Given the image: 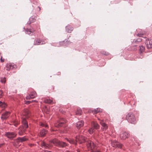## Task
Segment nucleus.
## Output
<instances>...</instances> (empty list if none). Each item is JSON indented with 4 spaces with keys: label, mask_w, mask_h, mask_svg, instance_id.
Here are the masks:
<instances>
[{
    "label": "nucleus",
    "mask_w": 152,
    "mask_h": 152,
    "mask_svg": "<svg viewBox=\"0 0 152 152\" xmlns=\"http://www.w3.org/2000/svg\"><path fill=\"white\" fill-rule=\"evenodd\" d=\"M50 142L51 143H53L55 146L61 148L65 147V146L68 145L65 142L58 141L56 139L51 140Z\"/></svg>",
    "instance_id": "1"
},
{
    "label": "nucleus",
    "mask_w": 152,
    "mask_h": 152,
    "mask_svg": "<svg viewBox=\"0 0 152 152\" xmlns=\"http://www.w3.org/2000/svg\"><path fill=\"white\" fill-rule=\"evenodd\" d=\"M126 118L128 122L131 124H134L136 122L135 115L132 113H129L126 116Z\"/></svg>",
    "instance_id": "2"
},
{
    "label": "nucleus",
    "mask_w": 152,
    "mask_h": 152,
    "mask_svg": "<svg viewBox=\"0 0 152 152\" xmlns=\"http://www.w3.org/2000/svg\"><path fill=\"white\" fill-rule=\"evenodd\" d=\"M17 134L15 132H6L4 134V136L9 140H14V139L16 137Z\"/></svg>",
    "instance_id": "3"
},
{
    "label": "nucleus",
    "mask_w": 152,
    "mask_h": 152,
    "mask_svg": "<svg viewBox=\"0 0 152 152\" xmlns=\"http://www.w3.org/2000/svg\"><path fill=\"white\" fill-rule=\"evenodd\" d=\"M27 138L24 136L23 137H18L17 139H15L14 140V142L15 143L13 142L14 143L13 145L15 146H16L20 142H23L27 140Z\"/></svg>",
    "instance_id": "4"
},
{
    "label": "nucleus",
    "mask_w": 152,
    "mask_h": 152,
    "mask_svg": "<svg viewBox=\"0 0 152 152\" xmlns=\"http://www.w3.org/2000/svg\"><path fill=\"white\" fill-rule=\"evenodd\" d=\"M67 121L64 118H60L58 122L55 124L56 127L59 128L64 125L65 123H66Z\"/></svg>",
    "instance_id": "5"
},
{
    "label": "nucleus",
    "mask_w": 152,
    "mask_h": 152,
    "mask_svg": "<svg viewBox=\"0 0 152 152\" xmlns=\"http://www.w3.org/2000/svg\"><path fill=\"white\" fill-rule=\"evenodd\" d=\"M87 146L89 150L92 151L96 146V144L92 141H88L87 142Z\"/></svg>",
    "instance_id": "6"
},
{
    "label": "nucleus",
    "mask_w": 152,
    "mask_h": 152,
    "mask_svg": "<svg viewBox=\"0 0 152 152\" xmlns=\"http://www.w3.org/2000/svg\"><path fill=\"white\" fill-rule=\"evenodd\" d=\"M75 138L76 139L75 140L76 141V143L77 141H78L80 143H81L86 141L85 137L82 135L78 136L77 135L75 137Z\"/></svg>",
    "instance_id": "7"
},
{
    "label": "nucleus",
    "mask_w": 152,
    "mask_h": 152,
    "mask_svg": "<svg viewBox=\"0 0 152 152\" xmlns=\"http://www.w3.org/2000/svg\"><path fill=\"white\" fill-rule=\"evenodd\" d=\"M111 145L113 147L115 148H122L123 145L120 143L118 141L116 140H114L111 142Z\"/></svg>",
    "instance_id": "8"
},
{
    "label": "nucleus",
    "mask_w": 152,
    "mask_h": 152,
    "mask_svg": "<svg viewBox=\"0 0 152 152\" xmlns=\"http://www.w3.org/2000/svg\"><path fill=\"white\" fill-rule=\"evenodd\" d=\"M145 44L148 49L152 48V39H146L145 41Z\"/></svg>",
    "instance_id": "9"
},
{
    "label": "nucleus",
    "mask_w": 152,
    "mask_h": 152,
    "mask_svg": "<svg viewBox=\"0 0 152 152\" xmlns=\"http://www.w3.org/2000/svg\"><path fill=\"white\" fill-rule=\"evenodd\" d=\"M129 135L130 134L129 133L126 132H124L121 134L120 137L121 139L125 140L126 138H128Z\"/></svg>",
    "instance_id": "10"
},
{
    "label": "nucleus",
    "mask_w": 152,
    "mask_h": 152,
    "mask_svg": "<svg viewBox=\"0 0 152 152\" xmlns=\"http://www.w3.org/2000/svg\"><path fill=\"white\" fill-rule=\"evenodd\" d=\"M16 66V65L14 64H13L7 63L6 66V70L7 71H9L11 69L15 68Z\"/></svg>",
    "instance_id": "11"
},
{
    "label": "nucleus",
    "mask_w": 152,
    "mask_h": 152,
    "mask_svg": "<svg viewBox=\"0 0 152 152\" xmlns=\"http://www.w3.org/2000/svg\"><path fill=\"white\" fill-rule=\"evenodd\" d=\"M10 114V112L7 111L2 113L1 117V119L3 120H6L9 117Z\"/></svg>",
    "instance_id": "12"
},
{
    "label": "nucleus",
    "mask_w": 152,
    "mask_h": 152,
    "mask_svg": "<svg viewBox=\"0 0 152 152\" xmlns=\"http://www.w3.org/2000/svg\"><path fill=\"white\" fill-rule=\"evenodd\" d=\"M22 123V126H21L20 127H23V128L25 129V130H26V129L28 127V123L24 118L23 119Z\"/></svg>",
    "instance_id": "13"
},
{
    "label": "nucleus",
    "mask_w": 152,
    "mask_h": 152,
    "mask_svg": "<svg viewBox=\"0 0 152 152\" xmlns=\"http://www.w3.org/2000/svg\"><path fill=\"white\" fill-rule=\"evenodd\" d=\"M40 145L42 148L44 149H48L51 146L49 144L43 141L41 142Z\"/></svg>",
    "instance_id": "14"
},
{
    "label": "nucleus",
    "mask_w": 152,
    "mask_h": 152,
    "mask_svg": "<svg viewBox=\"0 0 152 152\" xmlns=\"http://www.w3.org/2000/svg\"><path fill=\"white\" fill-rule=\"evenodd\" d=\"M91 125L94 129L97 130L99 129L100 126L96 122L93 121L91 122Z\"/></svg>",
    "instance_id": "15"
},
{
    "label": "nucleus",
    "mask_w": 152,
    "mask_h": 152,
    "mask_svg": "<svg viewBox=\"0 0 152 152\" xmlns=\"http://www.w3.org/2000/svg\"><path fill=\"white\" fill-rule=\"evenodd\" d=\"M76 124L77 128L79 129L83 126L84 121L83 120L80 121L76 123Z\"/></svg>",
    "instance_id": "16"
},
{
    "label": "nucleus",
    "mask_w": 152,
    "mask_h": 152,
    "mask_svg": "<svg viewBox=\"0 0 152 152\" xmlns=\"http://www.w3.org/2000/svg\"><path fill=\"white\" fill-rule=\"evenodd\" d=\"M100 123L102 126V128L103 131H105L108 128L107 125L103 121H100Z\"/></svg>",
    "instance_id": "17"
},
{
    "label": "nucleus",
    "mask_w": 152,
    "mask_h": 152,
    "mask_svg": "<svg viewBox=\"0 0 152 152\" xmlns=\"http://www.w3.org/2000/svg\"><path fill=\"white\" fill-rule=\"evenodd\" d=\"M26 130L23 128V127H20L19 128V131L18 132V134L20 136L23 135L24 133L25 132Z\"/></svg>",
    "instance_id": "18"
},
{
    "label": "nucleus",
    "mask_w": 152,
    "mask_h": 152,
    "mask_svg": "<svg viewBox=\"0 0 152 152\" xmlns=\"http://www.w3.org/2000/svg\"><path fill=\"white\" fill-rule=\"evenodd\" d=\"M66 31L69 33H70L73 30V27L70 25H68L66 27Z\"/></svg>",
    "instance_id": "19"
},
{
    "label": "nucleus",
    "mask_w": 152,
    "mask_h": 152,
    "mask_svg": "<svg viewBox=\"0 0 152 152\" xmlns=\"http://www.w3.org/2000/svg\"><path fill=\"white\" fill-rule=\"evenodd\" d=\"M36 96V93L35 92H31L28 97H26V99H28L29 98H34Z\"/></svg>",
    "instance_id": "20"
},
{
    "label": "nucleus",
    "mask_w": 152,
    "mask_h": 152,
    "mask_svg": "<svg viewBox=\"0 0 152 152\" xmlns=\"http://www.w3.org/2000/svg\"><path fill=\"white\" fill-rule=\"evenodd\" d=\"M23 114L26 116V118H28L30 115V112L28 109H26L24 110Z\"/></svg>",
    "instance_id": "21"
},
{
    "label": "nucleus",
    "mask_w": 152,
    "mask_h": 152,
    "mask_svg": "<svg viewBox=\"0 0 152 152\" xmlns=\"http://www.w3.org/2000/svg\"><path fill=\"white\" fill-rule=\"evenodd\" d=\"M48 131L44 129H42L40 132V135L41 137L44 136L47 133Z\"/></svg>",
    "instance_id": "22"
},
{
    "label": "nucleus",
    "mask_w": 152,
    "mask_h": 152,
    "mask_svg": "<svg viewBox=\"0 0 152 152\" xmlns=\"http://www.w3.org/2000/svg\"><path fill=\"white\" fill-rule=\"evenodd\" d=\"M33 31H34L33 30H32L31 29H28V28L26 29L25 30L26 33L30 35H33Z\"/></svg>",
    "instance_id": "23"
},
{
    "label": "nucleus",
    "mask_w": 152,
    "mask_h": 152,
    "mask_svg": "<svg viewBox=\"0 0 152 152\" xmlns=\"http://www.w3.org/2000/svg\"><path fill=\"white\" fill-rule=\"evenodd\" d=\"M145 31H142L141 29H140L139 33L137 34V35L140 37H142V36L145 34Z\"/></svg>",
    "instance_id": "24"
},
{
    "label": "nucleus",
    "mask_w": 152,
    "mask_h": 152,
    "mask_svg": "<svg viewBox=\"0 0 152 152\" xmlns=\"http://www.w3.org/2000/svg\"><path fill=\"white\" fill-rule=\"evenodd\" d=\"M34 17V16H32L30 17L29 19V21L27 23V24H30L34 22L35 20Z\"/></svg>",
    "instance_id": "25"
},
{
    "label": "nucleus",
    "mask_w": 152,
    "mask_h": 152,
    "mask_svg": "<svg viewBox=\"0 0 152 152\" xmlns=\"http://www.w3.org/2000/svg\"><path fill=\"white\" fill-rule=\"evenodd\" d=\"M67 140L68 141L69 143L71 144H73L75 145H76L77 143L76 142V141L75 140H69L68 139H67Z\"/></svg>",
    "instance_id": "26"
},
{
    "label": "nucleus",
    "mask_w": 152,
    "mask_h": 152,
    "mask_svg": "<svg viewBox=\"0 0 152 152\" xmlns=\"http://www.w3.org/2000/svg\"><path fill=\"white\" fill-rule=\"evenodd\" d=\"M41 44V41L40 39H37L34 42V45H39ZM42 44V43L41 44Z\"/></svg>",
    "instance_id": "27"
},
{
    "label": "nucleus",
    "mask_w": 152,
    "mask_h": 152,
    "mask_svg": "<svg viewBox=\"0 0 152 152\" xmlns=\"http://www.w3.org/2000/svg\"><path fill=\"white\" fill-rule=\"evenodd\" d=\"M142 39L140 38H138L135 40H134L133 41V43H137L138 42H141L142 41Z\"/></svg>",
    "instance_id": "28"
},
{
    "label": "nucleus",
    "mask_w": 152,
    "mask_h": 152,
    "mask_svg": "<svg viewBox=\"0 0 152 152\" xmlns=\"http://www.w3.org/2000/svg\"><path fill=\"white\" fill-rule=\"evenodd\" d=\"M52 101V100L49 99H47L44 100V102L45 103L48 104H51Z\"/></svg>",
    "instance_id": "29"
},
{
    "label": "nucleus",
    "mask_w": 152,
    "mask_h": 152,
    "mask_svg": "<svg viewBox=\"0 0 152 152\" xmlns=\"http://www.w3.org/2000/svg\"><path fill=\"white\" fill-rule=\"evenodd\" d=\"M82 111L80 109H77V110L76 112V114L77 115H81Z\"/></svg>",
    "instance_id": "30"
},
{
    "label": "nucleus",
    "mask_w": 152,
    "mask_h": 152,
    "mask_svg": "<svg viewBox=\"0 0 152 152\" xmlns=\"http://www.w3.org/2000/svg\"><path fill=\"white\" fill-rule=\"evenodd\" d=\"M94 129L92 127L88 130V132L91 134H92L94 132Z\"/></svg>",
    "instance_id": "31"
},
{
    "label": "nucleus",
    "mask_w": 152,
    "mask_h": 152,
    "mask_svg": "<svg viewBox=\"0 0 152 152\" xmlns=\"http://www.w3.org/2000/svg\"><path fill=\"white\" fill-rule=\"evenodd\" d=\"M140 49H139L140 52L142 53L145 50V47L142 45L140 46Z\"/></svg>",
    "instance_id": "32"
},
{
    "label": "nucleus",
    "mask_w": 152,
    "mask_h": 152,
    "mask_svg": "<svg viewBox=\"0 0 152 152\" xmlns=\"http://www.w3.org/2000/svg\"><path fill=\"white\" fill-rule=\"evenodd\" d=\"M6 106V105L4 102H2L0 104V107L2 108H5Z\"/></svg>",
    "instance_id": "33"
},
{
    "label": "nucleus",
    "mask_w": 152,
    "mask_h": 152,
    "mask_svg": "<svg viewBox=\"0 0 152 152\" xmlns=\"http://www.w3.org/2000/svg\"><path fill=\"white\" fill-rule=\"evenodd\" d=\"M6 81V78L5 77L2 78L1 79V82L2 83H4Z\"/></svg>",
    "instance_id": "34"
},
{
    "label": "nucleus",
    "mask_w": 152,
    "mask_h": 152,
    "mask_svg": "<svg viewBox=\"0 0 152 152\" xmlns=\"http://www.w3.org/2000/svg\"><path fill=\"white\" fill-rule=\"evenodd\" d=\"M101 109L100 108H97L95 109L94 113H96L98 112H100Z\"/></svg>",
    "instance_id": "35"
},
{
    "label": "nucleus",
    "mask_w": 152,
    "mask_h": 152,
    "mask_svg": "<svg viewBox=\"0 0 152 152\" xmlns=\"http://www.w3.org/2000/svg\"><path fill=\"white\" fill-rule=\"evenodd\" d=\"M40 125L42 126L43 127H44L45 128H47V127H48V125H46L45 124L42 123Z\"/></svg>",
    "instance_id": "36"
},
{
    "label": "nucleus",
    "mask_w": 152,
    "mask_h": 152,
    "mask_svg": "<svg viewBox=\"0 0 152 152\" xmlns=\"http://www.w3.org/2000/svg\"><path fill=\"white\" fill-rule=\"evenodd\" d=\"M102 53V54L104 55H109V53H107L105 51H103Z\"/></svg>",
    "instance_id": "37"
},
{
    "label": "nucleus",
    "mask_w": 152,
    "mask_h": 152,
    "mask_svg": "<svg viewBox=\"0 0 152 152\" xmlns=\"http://www.w3.org/2000/svg\"><path fill=\"white\" fill-rule=\"evenodd\" d=\"M35 101V100H32L31 101H28L26 102L25 104H30V103H31V102H34Z\"/></svg>",
    "instance_id": "38"
},
{
    "label": "nucleus",
    "mask_w": 152,
    "mask_h": 152,
    "mask_svg": "<svg viewBox=\"0 0 152 152\" xmlns=\"http://www.w3.org/2000/svg\"><path fill=\"white\" fill-rule=\"evenodd\" d=\"M3 95V92L2 91L0 90V98H1Z\"/></svg>",
    "instance_id": "39"
},
{
    "label": "nucleus",
    "mask_w": 152,
    "mask_h": 152,
    "mask_svg": "<svg viewBox=\"0 0 152 152\" xmlns=\"http://www.w3.org/2000/svg\"><path fill=\"white\" fill-rule=\"evenodd\" d=\"M64 41H63L62 42H60V45H63V46H64Z\"/></svg>",
    "instance_id": "40"
},
{
    "label": "nucleus",
    "mask_w": 152,
    "mask_h": 152,
    "mask_svg": "<svg viewBox=\"0 0 152 152\" xmlns=\"http://www.w3.org/2000/svg\"><path fill=\"white\" fill-rule=\"evenodd\" d=\"M91 152H101L100 151L98 150H93L91 151Z\"/></svg>",
    "instance_id": "41"
},
{
    "label": "nucleus",
    "mask_w": 152,
    "mask_h": 152,
    "mask_svg": "<svg viewBox=\"0 0 152 152\" xmlns=\"http://www.w3.org/2000/svg\"><path fill=\"white\" fill-rule=\"evenodd\" d=\"M1 62H3L4 61V60L2 59V57L1 58Z\"/></svg>",
    "instance_id": "42"
},
{
    "label": "nucleus",
    "mask_w": 152,
    "mask_h": 152,
    "mask_svg": "<svg viewBox=\"0 0 152 152\" xmlns=\"http://www.w3.org/2000/svg\"><path fill=\"white\" fill-rule=\"evenodd\" d=\"M18 123H16V124H14V125L15 126H17L18 125Z\"/></svg>",
    "instance_id": "43"
},
{
    "label": "nucleus",
    "mask_w": 152,
    "mask_h": 152,
    "mask_svg": "<svg viewBox=\"0 0 152 152\" xmlns=\"http://www.w3.org/2000/svg\"><path fill=\"white\" fill-rule=\"evenodd\" d=\"M2 102L1 101H0V104H1V103H2Z\"/></svg>",
    "instance_id": "44"
},
{
    "label": "nucleus",
    "mask_w": 152,
    "mask_h": 152,
    "mask_svg": "<svg viewBox=\"0 0 152 152\" xmlns=\"http://www.w3.org/2000/svg\"><path fill=\"white\" fill-rule=\"evenodd\" d=\"M2 145V144H1L0 145V147H1V146Z\"/></svg>",
    "instance_id": "45"
},
{
    "label": "nucleus",
    "mask_w": 152,
    "mask_h": 152,
    "mask_svg": "<svg viewBox=\"0 0 152 152\" xmlns=\"http://www.w3.org/2000/svg\"><path fill=\"white\" fill-rule=\"evenodd\" d=\"M39 7V9H40V7Z\"/></svg>",
    "instance_id": "46"
},
{
    "label": "nucleus",
    "mask_w": 152,
    "mask_h": 152,
    "mask_svg": "<svg viewBox=\"0 0 152 152\" xmlns=\"http://www.w3.org/2000/svg\"><path fill=\"white\" fill-rule=\"evenodd\" d=\"M39 7V9H40V7Z\"/></svg>",
    "instance_id": "47"
},
{
    "label": "nucleus",
    "mask_w": 152,
    "mask_h": 152,
    "mask_svg": "<svg viewBox=\"0 0 152 152\" xmlns=\"http://www.w3.org/2000/svg\"><path fill=\"white\" fill-rule=\"evenodd\" d=\"M39 7V9H40V7Z\"/></svg>",
    "instance_id": "48"
}]
</instances>
